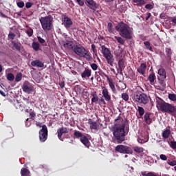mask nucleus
Masks as SVG:
<instances>
[{
	"label": "nucleus",
	"mask_w": 176,
	"mask_h": 176,
	"mask_svg": "<svg viewBox=\"0 0 176 176\" xmlns=\"http://www.w3.org/2000/svg\"><path fill=\"white\" fill-rule=\"evenodd\" d=\"M115 124L113 127V141L117 144H122L123 141L126 140V135L129 134V127L127 123L129 120H123V118L118 116L115 120Z\"/></svg>",
	"instance_id": "obj_1"
},
{
	"label": "nucleus",
	"mask_w": 176,
	"mask_h": 176,
	"mask_svg": "<svg viewBox=\"0 0 176 176\" xmlns=\"http://www.w3.org/2000/svg\"><path fill=\"white\" fill-rule=\"evenodd\" d=\"M47 126L43 125L42 129L39 131V138L41 142H45L47 140Z\"/></svg>",
	"instance_id": "obj_11"
},
{
	"label": "nucleus",
	"mask_w": 176,
	"mask_h": 176,
	"mask_svg": "<svg viewBox=\"0 0 176 176\" xmlns=\"http://www.w3.org/2000/svg\"><path fill=\"white\" fill-rule=\"evenodd\" d=\"M88 8L92 9V10H96L98 8V4L94 0H85Z\"/></svg>",
	"instance_id": "obj_15"
},
{
	"label": "nucleus",
	"mask_w": 176,
	"mask_h": 176,
	"mask_svg": "<svg viewBox=\"0 0 176 176\" xmlns=\"http://www.w3.org/2000/svg\"><path fill=\"white\" fill-rule=\"evenodd\" d=\"M115 39L120 43V45H124V39H123L122 37H119L118 36H114Z\"/></svg>",
	"instance_id": "obj_36"
},
{
	"label": "nucleus",
	"mask_w": 176,
	"mask_h": 176,
	"mask_svg": "<svg viewBox=\"0 0 176 176\" xmlns=\"http://www.w3.org/2000/svg\"><path fill=\"white\" fill-rule=\"evenodd\" d=\"M116 152L124 153V155H133V148L129 146L119 144L115 148Z\"/></svg>",
	"instance_id": "obj_9"
},
{
	"label": "nucleus",
	"mask_w": 176,
	"mask_h": 176,
	"mask_svg": "<svg viewBox=\"0 0 176 176\" xmlns=\"http://www.w3.org/2000/svg\"><path fill=\"white\" fill-rule=\"evenodd\" d=\"M133 101L138 102V104H141L142 105H146L149 102V98L146 94L138 93L133 96Z\"/></svg>",
	"instance_id": "obj_8"
},
{
	"label": "nucleus",
	"mask_w": 176,
	"mask_h": 176,
	"mask_svg": "<svg viewBox=\"0 0 176 176\" xmlns=\"http://www.w3.org/2000/svg\"><path fill=\"white\" fill-rule=\"evenodd\" d=\"M36 126H37V127H42L43 126H42V123H41V122H37L36 123Z\"/></svg>",
	"instance_id": "obj_61"
},
{
	"label": "nucleus",
	"mask_w": 176,
	"mask_h": 176,
	"mask_svg": "<svg viewBox=\"0 0 176 176\" xmlns=\"http://www.w3.org/2000/svg\"><path fill=\"white\" fill-rule=\"evenodd\" d=\"M144 119L146 124H151L152 123V118H151V113H145L144 116Z\"/></svg>",
	"instance_id": "obj_26"
},
{
	"label": "nucleus",
	"mask_w": 176,
	"mask_h": 176,
	"mask_svg": "<svg viewBox=\"0 0 176 176\" xmlns=\"http://www.w3.org/2000/svg\"><path fill=\"white\" fill-rule=\"evenodd\" d=\"M168 97L169 100H170V101L176 100V94H168Z\"/></svg>",
	"instance_id": "obj_42"
},
{
	"label": "nucleus",
	"mask_w": 176,
	"mask_h": 176,
	"mask_svg": "<svg viewBox=\"0 0 176 176\" xmlns=\"http://www.w3.org/2000/svg\"><path fill=\"white\" fill-rule=\"evenodd\" d=\"M122 98L124 101H129V94H127L126 93H122Z\"/></svg>",
	"instance_id": "obj_47"
},
{
	"label": "nucleus",
	"mask_w": 176,
	"mask_h": 176,
	"mask_svg": "<svg viewBox=\"0 0 176 176\" xmlns=\"http://www.w3.org/2000/svg\"><path fill=\"white\" fill-rule=\"evenodd\" d=\"M26 34L27 35L31 38V36H32V35H34V30H32V28H29L27 30H26Z\"/></svg>",
	"instance_id": "obj_39"
},
{
	"label": "nucleus",
	"mask_w": 176,
	"mask_h": 176,
	"mask_svg": "<svg viewBox=\"0 0 176 176\" xmlns=\"http://www.w3.org/2000/svg\"><path fill=\"white\" fill-rule=\"evenodd\" d=\"M171 134V130H170V126L166 127L162 133V138L167 140Z\"/></svg>",
	"instance_id": "obj_20"
},
{
	"label": "nucleus",
	"mask_w": 176,
	"mask_h": 176,
	"mask_svg": "<svg viewBox=\"0 0 176 176\" xmlns=\"http://www.w3.org/2000/svg\"><path fill=\"white\" fill-rule=\"evenodd\" d=\"M15 36H16V34L14 33L10 32L8 34V39H11L12 41H13Z\"/></svg>",
	"instance_id": "obj_48"
},
{
	"label": "nucleus",
	"mask_w": 176,
	"mask_h": 176,
	"mask_svg": "<svg viewBox=\"0 0 176 176\" xmlns=\"http://www.w3.org/2000/svg\"><path fill=\"white\" fill-rule=\"evenodd\" d=\"M37 38L39 43H42V44L45 43L46 41L42 37L38 36Z\"/></svg>",
	"instance_id": "obj_55"
},
{
	"label": "nucleus",
	"mask_w": 176,
	"mask_h": 176,
	"mask_svg": "<svg viewBox=\"0 0 176 176\" xmlns=\"http://www.w3.org/2000/svg\"><path fill=\"white\" fill-rule=\"evenodd\" d=\"M107 30L110 34H113V25H112V23H108Z\"/></svg>",
	"instance_id": "obj_38"
},
{
	"label": "nucleus",
	"mask_w": 176,
	"mask_h": 176,
	"mask_svg": "<svg viewBox=\"0 0 176 176\" xmlns=\"http://www.w3.org/2000/svg\"><path fill=\"white\" fill-rule=\"evenodd\" d=\"M137 71L139 72V74H141V75H145V71H146V64L142 63L138 68Z\"/></svg>",
	"instance_id": "obj_23"
},
{
	"label": "nucleus",
	"mask_w": 176,
	"mask_h": 176,
	"mask_svg": "<svg viewBox=\"0 0 176 176\" xmlns=\"http://www.w3.org/2000/svg\"><path fill=\"white\" fill-rule=\"evenodd\" d=\"M146 14H147V16L146 17V20L148 21L149 20V19H151V12H148Z\"/></svg>",
	"instance_id": "obj_59"
},
{
	"label": "nucleus",
	"mask_w": 176,
	"mask_h": 176,
	"mask_svg": "<svg viewBox=\"0 0 176 176\" xmlns=\"http://www.w3.org/2000/svg\"><path fill=\"white\" fill-rule=\"evenodd\" d=\"M160 157L161 160H164V161L167 160V156L166 155L161 154L160 155Z\"/></svg>",
	"instance_id": "obj_56"
},
{
	"label": "nucleus",
	"mask_w": 176,
	"mask_h": 176,
	"mask_svg": "<svg viewBox=\"0 0 176 176\" xmlns=\"http://www.w3.org/2000/svg\"><path fill=\"white\" fill-rule=\"evenodd\" d=\"M118 67L119 69H121V71H123L124 68H126V65H124V60L123 58H121L118 60Z\"/></svg>",
	"instance_id": "obj_31"
},
{
	"label": "nucleus",
	"mask_w": 176,
	"mask_h": 176,
	"mask_svg": "<svg viewBox=\"0 0 176 176\" xmlns=\"http://www.w3.org/2000/svg\"><path fill=\"white\" fill-rule=\"evenodd\" d=\"M32 67H37L38 68H43L45 67V65L42 61L39 60H35L31 62Z\"/></svg>",
	"instance_id": "obj_21"
},
{
	"label": "nucleus",
	"mask_w": 176,
	"mask_h": 176,
	"mask_svg": "<svg viewBox=\"0 0 176 176\" xmlns=\"http://www.w3.org/2000/svg\"><path fill=\"white\" fill-rule=\"evenodd\" d=\"M0 94H1V96H3V97H6V94H5V92H3V91L0 90Z\"/></svg>",
	"instance_id": "obj_63"
},
{
	"label": "nucleus",
	"mask_w": 176,
	"mask_h": 176,
	"mask_svg": "<svg viewBox=\"0 0 176 176\" xmlns=\"http://www.w3.org/2000/svg\"><path fill=\"white\" fill-rule=\"evenodd\" d=\"M21 176H31V172L30 170L26 168H22L21 169Z\"/></svg>",
	"instance_id": "obj_27"
},
{
	"label": "nucleus",
	"mask_w": 176,
	"mask_h": 176,
	"mask_svg": "<svg viewBox=\"0 0 176 176\" xmlns=\"http://www.w3.org/2000/svg\"><path fill=\"white\" fill-rule=\"evenodd\" d=\"M22 90L27 94H31L34 91V86H32L31 82L25 81L22 85Z\"/></svg>",
	"instance_id": "obj_12"
},
{
	"label": "nucleus",
	"mask_w": 176,
	"mask_h": 176,
	"mask_svg": "<svg viewBox=\"0 0 176 176\" xmlns=\"http://www.w3.org/2000/svg\"><path fill=\"white\" fill-rule=\"evenodd\" d=\"M73 52L74 54H76V56H78V57H82L83 58L86 59L87 61H91V54L89 50H86L82 44L78 43L76 41V43L74 44Z\"/></svg>",
	"instance_id": "obj_3"
},
{
	"label": "nucleus",
	"mask_w": 176,
	"mask_h": 176,
	"mask_svg": "<svg viewBox=\"0 0 176 176\" xmlns=\"http://www.w3.org/2000/svg\"><path fill=\"white\" fill-rule=\"evenodd\" d=\"M102 94L105 100V101H111V96L109 94V92L108 91V89L105 87H102Z\"/></svg>",
	"instance_id": "obj_16"
},
{
	"label": "nucleus",
	"mask_w": 176,
	"mask_h": 176,
	"mask_svg": "<svg viewBox=\"0 0 176 176\" xmlns=\"http://www.w3.org/2000/svg\"><path fill=\"white\" fill-rule=\"evenodd\" d=\"M116 30L118 31L122 38L125 39H131L133 38V30L127 24L120 22L116 26Z\"/></svg>",
	"instance_id": "obj_4"
},
{
	"label": "nucleus",
	"mask_w": 176,
	"mask_h": 176,
	"mask_svg": "<svg viewBox=\"0 0 176 176\" xmlns=\"http://www.w3.org/2000/svg\"><path fill=\"white\" fill-rule=\"evenodd\" d=\"M133 151L136 152V153H142V152H144V148L136 146L133 148Z\"/></svg>",
	"instance_id": "obj_35"
},
{
	"label": "nucleus",
	"mask_w": 176,
	"mask_h": 176,
	"mask_svg": "<svg viewBox=\"0 0 176 176\" xmlns=\"http://www.w3.org/2000/svg\"><path fill=\"white\" fill-rule=\"evenodd\" d=\"M7 79L8 80H10V82H13L14 80V75L12 73H9L7 75Z\"/></svg>",
	"instance_id": "obj_41"
},
{
	"label": "nucleus",
	"mask_w": 176,
	"mask_h": 176,
	"mask_svg": "<svg viewBox=\"0 0 176 176\" xmlns=\"http://www.w3.org/2000/svg\"><path fill=\"white\" fill-rule=\"evenodd\" d=\"M22 78H23V74L21 73H19L15 77V80L16 82H20V80H21Z\"/></svg>",
	"instance_id": "obj_43"
},
{
	"label": "nucleus",
	"mask_w": 176,
	"mask_h": 176,
	"mask_svg": "<svg viewBox=\"0 0 176 176\" xmlns=\"http://www.w3.org/2000/svg\"><path fill=\"white\" fill-rule=\"evenodd\" d=\"M39 21L43 30L45 31H52V28H53V16L51 15L42 16Z\"/></svg>",
	"instance_id": "obj_5"
},
{
	"label": "nucleus",
	"mask_w": 176,
	"mask_h": 176,
	"mask_svg": "<svg viewBox=\"0 0 176 176\" xmlns=\"http://www.w3.org/2000/svg\"><path fill=\"white\" fill-rule=\"evenodd\" d=\"M28 120H30V119L27 118L26 122H25L26 127H30V126H31V122H28Z\"/></svg>",
	"instance_id": "obj_58"
},
{
	"label": "nucleus",
	"mask_w": 176,
	"mask_h": 176,
	"mask_svg": "<svg viewBox=\"0 0 176 176\" xmlns=\"http://www.w3.org/2000/svg\"><path fill=\"white\" fill-rule=\"evenodd\" d=\"M74 138L80 140V142H82L86 148H90V141L89 140V138L80 131L75 130L74 133Z\"/></svg>",
	"instance_id": "obj_6"
},
{
	"label": "nucleus",
	"mask_w": 176,
	"mask_h": 176,
	"mask_svg": "<svg viewBox=\"0 0 176 176\" xmlns=\"http://www.w3.org/2000/svg\"><path fill=\"white\" fill-rule=\"evenodd\" d=\"M105 76L107 77V80H109V87L111 89L113 93H116V88L115 87V84H113L112 81L109 80V77H108V76L105 75Z\"/></svg>",
	"instance_id": "obj_30"
},
{
	"label": "nucleus",
	"mask_w": 176,
	"mask_h": 176,
	"mask_svg": "<svg viewBox=\"0 0 176 176\" xmlns=\"http://www.w3.org/2000/svg\"><path fill=\"white\" fill-rule=\"evenodd\" d=\"M101 53L103 55V57H107V56L112 54L111 50H109L108 47H106L105 45H101Z\"/></svg>",
	"instance_id": "obj_17"
},
{
	"label": "nucleus",
	"mask_w": 176,
	"mask_h": 176,
	"mask_svg": "<svg viewBox=\"0 0 176 176\" xmlns=\"http://www.w3.org/2000/svg\"><path fill=\"white\" fill-rule=\"evenodd\" d=\"M23 111H25V112H28V113H30V107H28L27 106L25 107V109H23Z\"/></svg>",
	"instance_id": "obj_60"
},
{
	"label": "nucleus",
	"mask_w": 176,
	"mask_h": 176,
	"mask_svg": "<svg viewBox=\"0 0 176 176\" xmlns=\"http://www.w3.org/2000/svg\"><path fill=\"white\" fill-rule=\"evenodd\" d=\"M14 106L15 107L16 109H19L20 111H24V109H25L26 107L25 103L19 102L18 100L14 103Z\"/></svg>",
	"instance_id": "obj_19"
},
{
	"label": "nucleus",
	"mask_w": 176,
	"mask_h": 176,
	"mask_svg": "<svg viewBox=\"0 0 176 176\" xmlns=\"http://www.w3.org/2000/svg\"><path fill=\"white\" fill-rule=\"evenodd\" d=\"M97 101H98V96L97 94H94L92 95L91 102H97Z\"/></svg>",
	"instance_id": "obj_44"
},
{
	"label": "nucleus",
	"mask_w": 176,
	"mask_h": 176,
	"mask_svg": "<svg viewBox=\"0 0 176 176\" xmlns=\"http://www.w3.org/2000/svg\"><path fill=\"white\" fill-rule=\"evenodd\" d=\"M145 9H146L147 10H152V9H153V5H152V4H146L145 6Z\"/></svg>",
	"instance_id": "obj_52"
},
{
	"label": "nucleus",
	"mask_w": 176,
	"mask_h": 176,
	"mask_svg": "<svg viewBox=\"0 0 176 176\" xmlns=\"http://www.w3.org/2000/svg\"><path fill=\"white\" fill-rule=\"evenodd\" d=\"M172 21L174 23V24H176V16L172 19Z\"/></svg>",
	"instance_id": "obj_64"
},
{
	"label": "nucleus",
	"mask_w": 176,
	"mask_h": 176,
	"mask_svg": "<svg viewBox=\"0 0 176 176\" xmlns=\"http://www.w3.org/2000/svg\"><path fill=\"white\" fill-rule=\"evenodd\" d=\"M62 25H64L67 31H71V30H72V26L74 25V22L71 18L68 17L67 15H63Z\"/></svg>",
	"instance_id": "obj_10"
},
{
	"label": "nucleus",
	"mask_w": 176,
	"mask_h": 176,
	"mask_svg": "<svg viewBox=\"0 0 176 176\" xmlns=\"http://www.w3.org/2000/svg\"><path fill=\"white\" fill-rule=\"evenodd\" d=\"M100 102H102L103 105H107V102H105V100H104L103 98L100 99Z\"/></svg>",
	"instance_id": "obj_62"
},
{
	"label": "nucleus",
	"mask_w": 176,
	"mask_h": 176,
	"mask_svg": "<svg viewBox=\"0 0 176 176\" xmlns=\"http://www.w3.org/2000/svg\"><path fill=\"white\" fill-rule=\"evenodd\" d=\"M67 133L68 129L64 126H62L57 130L58 138L60 140V141H64V138H63V135L67 134Z\"/></svg>",
	"instance_id": "obj_13"
},
{
	"label": "nucleus",
	"mask_w": 176,
	"mask_h": 176,
	"mask_svg": "<svg viewBox=\"0 0 176 176\" xmlns=\"http://www.w3.org/2000/svg\"><path fill=\"white\" fill-rule=\"evenodd\" d=\"M133 2L135 3L136 6H142L145 5V0H133Z\"/></svg>",
	"instance_id": "obj_32"
},
{
	"label": "nucleus",
	"mask_w": 176,
	"mask_h": 176,
	"mask_svg": "<svg viewBox=\"0 0 176 176\" xmlns=\"http://www.w3.org/2000/svg\"><path fill=\"white\" fill-rule=\"evenodd\" d=\"M91 68H92L93 71H97L98 69V65L96 63L91 64Z\"/></svg>",
	"instance_id": "obj_50"
},
{
	"label": "nucleus",
	"mask_w": 176,
	"mask_h": 176,
	"mask_svg": "<svg viewBox=\"0 0 176 176\" xmlns=\"http://www.w3.org/2000/svg\"><path fill=\"white\" fill-rule=\"evenodd\" d=\"M32 47L34 50V52H38V50H41V45L38 42L34 41L32 43Z\"/></svg>",
	"instance_id": "obj_29"
},
{
	"label": "nucleus",
	"mask_w": 176,
	"mask_h": 176,
	"mask_svg": "<svg viewBox=\"0 0 176 176\" xmlns=\"http://www.w3.org/2000/svg\"><path fill=\"white\" fill-rule=\"evenodd\" d=\"M89 124L91 130H95L96 131H98V127H100V125L97 123V122L92 121L91 120H89Z\"/></svg>",
	"instance_id": "obj_22"
},
{
	"label": "nucleus",
	"mask_w": 176,
	"mask_h": 176,
	"mask_svg": "<svg viewBox=\"0 0 176 176\" xmlns=\"http://www.w3.org/2000/svg\"><path fill=\"white\" fill-rule=\"evenodd\" d=\"M167 163L169 166H176V160H173V161L168 160Z\"/></svg>",
	"instance_id": "obj_51"
},
{
	"label": "nucleus",
	"mask_w": 176,
	"mask_h": 176,
	"mask_svg": "<svg viewBox=\"0 0 176 176\" xmlns=\"http://www.w3.org/2000/svg\"><path fill=\"white\" fill-rule=\"evenodd\" d=\"M104 58L106 59L108 65L110 67H113V64H115V58H113V54L104 56Z\"/></svg>",
	"instance_id": "obj_14"
},
{
	"label": "nucleus",
	"mask_w": 176,
	"mask_h": 176,
	"mask_svg": "<svg viewBox=\"0 0 176 176\" xmlns=\"http://www.w3.org/2000/svg\"><path fill=\"white\" fill-rule=\"evenodd\" d=\"M13 46V50H16V52H21V43L19 42H12Z\"/></svg>",
	"instance_id": "obj_25"
},
{
	"label": "nucleus",
	"mask_w": 176,
	"mask_h": 176,
	"mask_svg": "<svg viewBox=\"0 0 176 176\" xmlns=\"http://www.w3.org/2000/svg\"><path fill=\"white\" fill-rule=\"evenodd\" d=\"M74 2L80 6H85V0H74Z\"/></svg>",
	"instance_id": "obj_46"
},
{
	"label": "nucleus",
	"mask_w": 176,
	"mask_h": 176,
	"mask_svg": "<svg viewBox=\"0 0 176 176\" xmlns=\"http://www.w3.org/2000/svg\"><path fill=\"white\" fill-rule=\"evenodd\" d=\"M91 47L94 54H95V56H97V49H96V45L92 44Z\"/></svg>",
	"instance_id": "obj_49"
},
{
	"label": "nucleus",
	"mask_w": 176,
	"mask_h": 176,
	"mask_svg": "<svg viewBox=\"0 0 176 176\" xmlns=\"http://www.w3.org/2000/svg\"><path fill=\"white\" fill-rule=\"evenodd\" d=\"M29 113H30V119H32V120H35V116H36V113L35 112V111L31 109L29 111Z\"/></svg>",
	"instance_id": "obj_33"
},
{
	"label": "nucleus",
	"mask_w": 176,
	"mask_h": 176,
	"mask_svg": "<svg viewBox=\"0 0 176 176\" xmlns=\"http://www.w3.org/2000/svg\"><path fill=\"white\" fill-rule=\"evenodd\" d=\"M144 45L145 46V48L147 50H150V52H153L152 46H151V43L149 41H144Z\"/></svg>",
	"instance_id": "obj_34"
},
{
	"label": "nucleus",
	"mask_w": 176,
	"mask_h": 176,
	"mask_svg": "<svg viewBox=\"0 0 176 176\" xmlns=\"http://www.w3.org/2000/svg\"><path fill=\"white\" fill-rule=\"evenodd\" d=\"M34 5V3H31V2H26L25 3V8L27 9H30V8H32V6Z\"/></svg>",
	"instance_id": "obj_54"
},
{
	"label": "nucleus",
	"mask_w": 176,
	"mask_h": 176,
	"mask_svg": "<svg viewBox=\"0 0 176 176\" xmlns=\"http://www.w3.org/2000/svg\"><path fill=\"white\" fill-rule=\"evenodd\" d=\"M169 145L172 149H174V151H176V142L175 141H174V140L170 141V143Z\"/></svg>",
	"instance_id": "obj_45"
},
{
	"label": "nucleus",
	"mask_w": 176,
	"mask_h": 176,
	"mask_svg": "<svg viewBox=\"0 0 176 176\" xmlns=\"http://www.w3.org/2000/svg\"><path fill=\"white\" fill-rule=\"evenodd\" d=\"M165 52L166 53L167 57L170 59L171 58V54H173V52L170 48H166Z\"/></svg>",
	"instance_id": "obj_40"
},
{
	"label": "nucleus",
	"mask_w": 176,
	"mask_h": 176,
	"mask_svg": "<svg viewBox=\"0 0 176 176\" xmlns=\"http://www.w3.org/2000/svg\"><path fill=\"white\" fill-rule=\"evenodd\" d=\"M59 86L61 89H64L65 86V82L64 81H61L59 82Z\"/></svg>",
	"instance_id": "obj_57"
},
{
	"label": "nucleus",
	"mask_w": 176,
	"mask_h": 176,
	"mask_svg": "<svg viewBox=\"0 0 176 176\" xmlns=\"http://www.w3.org/2000/svg\"><path fill=\"white\" fill-rule=\"evenodd\" d=\"M148 80H149L151 85H155V80H156V76L155 75V73L149 74Z\"/></svg>",
	"instance_id": "obj_28"
},
{
	"label": "nucleus",
	"mask_w": 176,
	"mask_h": 176,
	"mask_svg": "<svg viewBox=\"0 0 176 176\" xmlns=\"http://www.w3.org/2000/svg\"><path fill=\"white\" fill-rule=\"evenodd\" d=\"M155 104L158 111L168 113L176 118V107L174 104L166 102V101L158 96L155 97Z\"/></svg>",
	"instance_id": "obj_2"
},
{
	"label": "nucleus",
	"mask_w": 176,
	"mask_h": 176,
	"mask_svg": "<svg viewBox=\"0 0 176 176\" xmlns=\"http://www.w3.org/2000/svg\"><path fill=\"white\" fill-rule=\"evenodd\" d=\"M63 47H65L66 49H69V50L74 51V47H75V44H74L73 41H67L63 44Z\"/></svg>",
	"instance_id": "obj_24"
},
{
	"label": "nucleus",
	"mask_w": 176,
	"mask_h": 176,
	"mask_svg": "<svg viewBox=\"0 0 176 176\" xmlns=\"http://www.w3.org/2000/svg\"><path fill=\"white\" fill-rule=\"evenodd\" d=\"M91 76V69L85 68L81 74V78L83 79H89Z\"/></svg>",
	"instance_id": "obj_18"
},
{
	"label": "nucleus",
	"mask_w": 176,
	"mask_h": 176,
	"mask_svg": "<svg viewBox=\"0 0 176 176\" xmlns=\"http://www.w3.org/2000/svg\"><path fill=\"white\" fill-rule=\"evenodd\" d=\"M138 111L140 116H144V114L145 113V109H144V107L138 106Z\"/></svg>",
	"instance_id": "obj_37"
},
{
	"label": "nucleus",
	"mask_w": 176,
	"mask_h": 176,
	"mask_svg": "<svg viewBox=\"0 0 176 176\" xmlns=\"http://www.w3.org/2000/svg\"><path fill=\"white\" fill-rule=\"evenodd\" d=\"M16 5L18 6V8H24V1H19L16 3Z\"/></svg>",
	"instance_id": "obj_53"
},
{
	"label": "nucleus",
	"mask_w": 176,
	"mask_h": 176,
	"mask_svg": "<svg viewBox=\"0 0 176 176\" xmlns=\"http://www.w3.org/2000/svg\"><path fill=\"white\" fill-rule=\"evenodd\" d=\"M158 75L157 76V79L159 80V83L161 86L160 87H157V89L158 90H162L163 89H166V78H167V76H166V69H164V68H160L158 70Z\"/></svg>",
	"instance_id": "obj_7"
}]
</instances>
